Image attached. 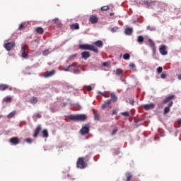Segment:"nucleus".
<instances>
[{
    "label": "nucleus",
    "mask_w": 181,
    "mask_h": 181,
    "mask_svg": "<svg viewBox=\"0 0 181 181\" xmlns=\"http://www.w3.org/2000/svg\"><path fill=\"white\" fill-rule=\"evenodd\" d=\"M79 49H81L82 50H91L92 52H94V53H98V49L97 47L88 44L80 45Z\"/></svg>",
    "instance_id": "1"
},
{
    "label": "nucleus",
    "mask_w": 181,
    "mask_h": 181,
    "mask_svg": "<svg viewBox=\"0 0 181 181\" xmlns=\"http://www.w3.org/2000/svg\"><path fill=\"white\" fill-rule=\"evenodd\" d=\"M71 121H86L87 119V115H71L68 117Z\"/></svg>",
    "instance_id": "2"
},
{
    "label": "nucleus",
    "mask_w": 181,
    "mask_h": 181,
    "mask_svg": "<svg viewBox=\"0 0 181 181\" xmlns=\"http://www.w3.org/2000/svg\"><path fill=\"white\" fill-rule=\"evenodd\" d=\"M87 167V163L84 161V158L80 157L78 158V160L76 161V168L78 169H84Z\"/></svg>",
    "instance_id": "3"
},
{
    "label": "nucleus",
    "mask_w": 181,
    "mask_h": 181,
    "mask_svg": "<svg viewBox=\"0 0 181 181\" xmlns=\"http://www.w3.org/2000/svg\"><path fill=\"white\" fill-rule=\"evenodd\" d=\"M28 50V45H22L21 57H23V59H28V57H29V52Z\"/></svg>",
    "instance_id": "4"
},
{
    "label": "nucleus",
    "mask_w": 181,
    "mask_h": 181,
    "mask_svg": "<svg viewBox=\"0 0 181 181\" xmlns=\"http://www.w3.org/2000/svg\"><path fill=\"white\" fill-rule=\"evenodd\" d=\"M15 46H16L15 42H11L6 43L5 45H4V47H5L6 50H7V52H11V49L14 48Z\"/></svg>",
    "instance_id": "5"
},
{
    "label": "nucleus",
    "mask_w": 181,
    "mask_h": 181,
    "mask_svg": "<svg viewBox=\"0 0 181 181\" xmlns=\"http://www.w3.org/2000/svg\"><path fill=\"white\" fill-rule=\"evenodd\" d=\"M148 45L153 50V53H156V47L155 46V42L151 39L148 40Z\"/></svg>",
    "instance_id": "6"
},
{
    "label": "nucleus",
    "mask_w": 181,
    "mask_h": 181,
    "mask_svg": "<svg viewBox=\"0 0 181 181\" xmlns=\"http://www.w3.org/2000/svg\"><path fill=\"white\" fill-rule=\"evenodd\" d=\"M90 132V126L88 124H86L84 127H82L81 129V135H86Z\"/></svg>",
    "instance_id": "7"
},
{
    "label": "nucleus",
    "mask_w": 181,
    "mask_h": 181,
    "mask_svg": "<svg viewBox=\"0 0 181 181\" xmlns=\"http://www.w3.org/2000/svg\"><path fill=\"white\" fill-rule=\"evenodd\" d=\"M9 142L11 145H18V144H21V139L18 137H12L9 139Z\"/></svg>",
    "instance_id": "8"
},
{
    "label": "nucleus",
    "mask_w": 181,
    "mask_h": 181,
    "mask_svg": "<svg viewBox=\"0 0 181 181\" xmlns=\"http://www.w3.org/2000/svg\"><path fill=\"white\" fill-rule=\"evenodd\" d=\"M10 90V91H11L12 88L11 86H9V85L7 84H0V91H5V90Z\"/></svg>",
    "instance_id": "9"
},
{
    "label": "nucleus",
    "mask_w": 181,
    "mask_h": 181,
    "mask_svg": "<svg viewBox=\"0 0 181 181\" xmlns=\"http://www.w3.org/2000/svg\"><path fill=\"white\" fill-rule=\"evenodd\" d=\"M173 105V102L170 101L168 103V105L164 108V115H166V114H169L170 112V107Z\"/></svg>",
    "instance_id": "10"
},
{
    "label": "nucleus",
    "mask_w": 181,
    "mask_h": 181,
    "mask_svg": "<svg viewBox=\"0 0 181 181\" xmlns=\"http://www.w3.org/2000/svg\"><path fill=\"white\" fill-rule=\"evenodd\" d=\"M159 52L162 56H166L168 54V51H166V46L161 45V47L159 49Z\"/></svg>",
    "instance_id": "11"
},
{
    "label": "nucleus",
    "mask_w": 181,
    "mask_h": 181,
    "mask_svg": "<svg viewBox=\"0 0 181 181\" xmlns=\"http://www.w3.org/2000/svg\"><path fill=\"white\" fill-rule=\"evenodd\" d=\"M175 97H176L175 95H171L169 96H167L165 100L162 102L163 104H168V103H169L170 101H172V100H173L175 98Z\"/></svg>",
    "instance_id": "12"
},
{
    "label": "nucleus",
    "mask_w": 181,
    "mask_h": 181,
    "mask_svg": "<svg viewBox=\"0 0 181 181\" xmlns=\"http://www.w3.org/2000/svg\"><path fill=\"white\" fill-rule=\"evenodd\" d=\"M42 131V126L40 125H38L35 130V132H34V134H33V137L34 138H37V136L39 135V134H40V132Z\"/></svg>",
    "instance_id": "13"
},
{
    "label": "nucleus",
    "mask_w": 181,
    "mask_h": 181,
    "mask_svg": "<svg viewBox=\"0 0 181 181\" xmlns=\"http://www.w3.org/2000/svg\"><path fill=\"white\" fill-rule=\"evenodd\" d=\"M143 107L146 111H148V110H153V108H155V105L153 103L146 104L144 105Z\"/></svg>",
    "instance_id": "14"
},
{
    "label": "nucleus",
    "mask_w": 181,
    "mask_h": 181,
    "mask_svg": "<svg viewBox=\"0 0 181 181\" xmlns=\"http://www.w3.org/2000/svg\"><path fill=\"white\" fill-rule=\"evenodd\" d=\"M89 21L90 23H92L93 24L98 23V17H97V16H95V15H92V16H90Z\"/></svg>",
    "instance_id": "15"
},
{
    "label": "nucleus",
    "mask_w": 181,
    "mask_h": 181,
    "mask_svg": "<svg viewBox=\"0 0 181 181\" xmlns=\"http://www.w3.org/2000/svg\"><path fill=\"white\" fill-rule=\"evenodd\" d=\"M55 74H56V70L53 69L49 72L46 73L44 75V77H45L46 78H49V77H53V76H54Z\"/></svg>",
    "instance_id": "16"
},
{
    "label": "nucleus",
    "mask_w": 181,
    "mask_h": 181,
    "mask_svg": "<svg viewBox=\"0 0 181 181\" xmlns=\"http://www.w3.org/2000/svg\"><path fill=\"white\" fill-rule=\"evenodd\" d=\"M90 52L87 51H84L81 53V58L87 60L90 57Z\"/></svg>",
    "instance_id": "17"
},
{
    "label": "nucleus",
    "mask_w": 181,
    "mask_h": 181,
    "mask_svg": "<svg viewBox=\"0 0 181 181\" xmlns=\"http://www.w3.org/2000/svg\"><path fill=\"white\" fill-rule=\"evenodd\" d=\"M144 4L147 6V8H151L155 5V2L152 1H144Z\"/></svg>",
    "instance_id": "18"
},
{
    "label": "nucleus",
    "mask_w": 181,
    "mask_h": 181,
    "mask_svg": "<svg viewBox=\"0 0 181 181\" xmlns=\"http://www.w3.org/2000/svg\"><path fill=\"white\" fill-rule=\"evenodd\" d=\"M110 105H111V100H107L106 102L102 104V109L105 110V108H107V107H110Z\"/></svg>",
    "instance_id": "19"
},
{
    "label": "nucleus",
    "mask_w": 181,
    "mask_h": 181,
    "mask_svg": "<svg viewBox=\"0 0 181 181\" xmlns=\"http://www.w3.org/2000/svg\"><path fill=\"white\" fill-rule=\"evenodd\" d=\"M110 97H111V99L109 100H111V103H116V101H117L118 100V98L117 97V95H115V94L112 93L110 94Z\"/></svg>",
    "instance_id": "20"
},
{
    "label": "nucleus",
    "mask_w": 181,
    "mask_h": 181,
    "mask_svg": "<svg viewBox=\"0 0 181 181\" xmlns=\"http://www.w3.org/2000/svg\"><path fill=\"white\" fill-rule=\"evenodd\" d=\"M132 32H134V30H132V28H127L125 29L124 33H125V35L131 36V35H132Z\"/></svg>",
    "instance_id": "21"
},
{
    "label": "nucleus",
    "mask_w": 181,
    "mask_h": 181,
    "mask_svg": "<svg viewBox=\"0 0 181 181\" xmlns=\"http://www.w3.org/2000/svg\"><path fill=\"white\" fill-rule=\"evenodd\" d=\"M93 45H95V46H96L97 47H103V46H104V43H103V41L101 40H98L93 42Z\"/></svg>",
    "instance_id": "22"
},
{
    "label": "nucleus",
    "mask_w": 181,
    "mask_h": 181,
    "mask_svg": "<svg viewBox=\"0 0 181 181\" xmlns=\"http://www.w3.org/2000/svg\"><path fill=\"white\" fill-rule=\"evenodd\" d=\"M35 32H37V33H38V35H43L45 30H43V28H42V27H37L35 28Z\"/></svg>",
    "instance_id": "23"
},
{
    "label": "nucleus",
    "mask_w": 181,
    "mask_h": 181,
    "mask_svg": "<svg viewBox=\"0 0 181 181\" xmlns=\"http://www.w3.org/2000/svg\"><path fill=\"white\" fill-rule=\"evenodd\" d=\"M38 99L36 97H33L30 99L29 103L30 104H37Z\"/></svg>",
    "instance_id": "24"
},
{
    "label": "nucleus",
    "mask_w": 181,
    "mask_h": 181,
    "mask_svg": "<svg viewBox=\"0 0 181 181\" xmlns=\"http://www.w3.org/2000/svg\"><path fill=\"white\" fill-rule=\"evenodd\" d=\"M144 40H145V38H144V36L142 35L138 36L137 37L138 43H139L140 45H142V43H144Z\"/></svg>",
    "instance_id": "25"
},
{
    "label": "nucleus",
    "mask_w": 181,
    "mask_h": 181,
    "mask_svg": "<svg viewBox=\"0 0 181 181\" xmlns=\"http://www.w3.org/2000/svg\"><path fill=\"white\" fill-rule=\"evenodd\" d=\"M71 29H75L76 30L80 29L78 23H74L71 25Z\"/></svg>",
    "instance_id": "26"
},
{
    "label": "nucleus",
    "mask_w": 181,
    "mask_h": 181,
    "mask_svg": "<svg viewBox=\"0 0 181 181\" xmlns=\"http://www.w3.org/2000/svg\"><path fill=\"white\" fill-rule=\"evenodd\" d=\"M42 136L43 138L49 137V132H47V129H45L44 130H42Z\"/></svg>",
    "instance_id": "27"
},
{
    "label": "nucleus",
    "mask_w": 181,
    "mask_h": 181,
    "mask_svg": "<svg viewBox=\"0 0 181 181\" xmlns=\"http://www.w3.org/2000/svg\"><path fill=\"white\" fill-rule=\"evenodd\" d=\"M126 181H129L132 178V174L131 173H126Z\"/></svg>",
    "instance_id": "28"
},
{
    "label": "nucleus",
    "mask_w": 181,
    "mask_h": 181,
    "mask_svg": "<svg viewBox=\"0 0 181 181\" xmlns=\"http://www.w3.org/2000/svg\"><path fill=\"white\" fill-rule=\"evenodd\" d=\"M15 115H16V111H13L9 113V115H7V118H8L9 119L11 118H13V117H15Z\"/></svg>",
    "instance_id": "29"
},
{
    "label": "nucleus",
    "mask_w": 181,
    "mask_h": 181,
    "mask_svg": "<svg viewBox=\"0 0 181 181\" xmlns=\"http://www.w3.org/2000/svg\"><path fill=\"white\" fill-rule=\"evenodd\" d=\"M124 60H129L131 59V55L129 53H126L123 55Z\"/></svg>",
    "instance_id": "30"
},
{
    "label": "nucleus",
    "mask_w": 181,
    "mask_h": 181,
    "mask_svg": "<svg viewBox=\"0 0 181 181\" xmlns=\"http://www.w3.org/2000/svg\"><path fill=\"white\" fill-rule=\"evenodd\" d=\"M100 95H103V97H105V98H110V93H104L103 92H99Z\"/></svg>",
    "instance_id": "31"
},
{
    "label": "nucleus",
    "mask_w": 181,
    "mask_h": 181,
    "mask_svg": "<svg viewBox=\"0 0 181 181\" xmlns=\"http://www.w3.org/2000/svg\"><path fill=\"white\" fill-rule=\"evenodd\" d=\"M4 101L6 103H11V101H12V98L11 96L6 97Z\"/></svg>",
    "instance_id": "32"
},
{
    "label": "nucleus",
    "mask_w": 181,
    "mask_h": 181,
    "mask_svg": "<svg viewBox=\"0 0 181 181\" xmlns=\"http://www.w3.org/2000/svg\"><path fill=\"white\" fill-rule=\"evenodd\" d=\"M162 71H163V68H162V66H159L157 68L158 74H160V73H162Z\"/></svg>",
    "instance_id": "33"
},
{
    "label": "nucleus",
    "mask_w": 181,
    "mask_h": 181,
    "mask_svg": "<svg viewBox=\"0 0 181 181\" xmlns=\"http://www.w3.org/2000/svg\"><path fill=\"white\" fill-rule=\"evenodd\" d=\"M116 74H117V76H120V74H122V69H117L116 70Z\"/></svg>",
    "instance_id": "34"
},
{
    "label": "nucleus",
    "mask_w": 181,
    "mask_h": 181,
    "mask_svg": "<svg viewBox=\"0 0 181 181\" xmlns=\"http://www.w3.org/2000/svg\"><path fill=\"white\" fill-rule=\"evenodd\" d=\"M119 28L118 26H115V27H113L112 29H111V32L112 33H115V32H117V30H118Z\"/></svg>",
    "instance_id": "35"
},
{
    "label": "nucleus",
    "mask_w": 181,
    "mask_h": 181,
    "mask_svg": "<svg viewBox=\"0 0 181 181\" xmlns=\"http://www.w3.org/2000/svg\"><path fill=\"white\" fill-rule=\"evenodd\" d=\"M94 119H95V121H100V115L95 114L94 115Z\"/></svg>",
    "instance_id": "36"
},
{
    "label": "nucleus",
    "mask_w": 181,
    "mask_h": 181,
    "mask_svg": "<svg viewBox=\"0 0 181 181\" xmlns=\"http://www.w3.org/2000/svg\"><path fill=\"white\" fill-rule=\"evenodd\" d=\"M101 11H108V9H110V7L108 6H105L101 7Z\"/></svg>",
    "instance_id": "37"
},
{
    "label": "nucleus",
    "mask_w": 181,
    "mask_h": 181,
    "mask_svg": "<svg viewBox=\"0 0 181 181\" xmlns=\"http://www.w3.org/2000/svg\"><path fill=\"white\" fill-rule=\"evenodd\" d=\"M49 49H45V50H44V51L42 52L43 56H47V54H49Z\"/></svg>",
    "instance_id": "38"
},
{
    "label": "nucleus",
    "mask_w": 181,
    "mask_h": 181,
    "mask_svg": "<svg viewBox=\"0 0 181 181\" xmlns=\"http://www.w3.org/2000/svg\"><path fill=\"white\" fill-rule=\"evenodd\" d=\"M121 115H123L124 117H129V112H123L121 113Z\"/></svg>",
    "instance_id": "39"
},
{
    "label": "nucleus",
    "mask_w": 181,
    "mask_h": 181,
    "mask_svg": "<svg viewBox=\"0 0 181 181\" xmlns=\"http://www.w3.org/2000/svg\"><path fill=\"white\" fill-rule=\"evenodd\" d=\"M25 142H27V144H32L33 142V140H32V139L30 138H28L25 139Z\"/></svg>",
    "instance_id": "40"
},
{
    "label": "nucleus",
    "mask_w": 181,
    "mask_h": 181,
    "mask_svg": "<svg viewBox=\"0 0 181 181\" xmlns=\"http://www.w3.org/2000/svg\"><path fill=\"white\" fill-rule=\"evenodd\" d=\"M117 132H118V129L117 128H115L113 129V131L112 132V135H115V134H117Z\"/></svg>",
    "instance_id": "41"
},
{
    "label": "nucleus",
    "mask_w": 181,
    "mask_h": 181,
    "mask_svg": "<svg viewBox=\"0 0 181 181\" xmlns=\"http://www.w3.org/2000/svg\"><path fill=\"white\" fill-rule=\"evenodd\" d=\"M74 64L69 65L67 69H64V71H69V69H71Z\"/></svg>",
    "instance_id": "42"
},
{
    "label": "nucleus",
    "mask_w": 181,
    "mask_h": 181,
    "mask_svg": "<svg viewBox=\"0 0 181 181\" xmlns=\"http://www.w3.org/2000/svg\"><path fill=\"white\" fill-rule=\"evenodd\" d=\"M129 66L130 67V69H134L135 68V64L134 63H130Z\"/></svg>",
    "instance_id": "43"
},
{
    "label": "nucleus",
    "mask_w": 181,
    "mask_h": 181,
    "mask_svg": "<svg viewBox=\"0 0 181 181\" xmlns=\"http://www.w3.org/2000/svg\"><path fill=\"white\" fill-rule=\"evenodd\" d=\"M77 56V54H73L70 57V60H73V59H76V57Z\"/></svg>",
    "instance_id": "44"
},
{
    "label": "nucleus",
    "mask_w": 181,
    "mask_h": 181,
    "mask_svg": "<svg viewBox=\"0 0 181 181\" xmlns=\"http://www.w3.org/2000/svg\"><path fill=\"white\" fill-rule=\"evenodd\" d=\"M93 90V87L91 86H87V91H91Z\"/></svg>",
    "instance_id": "45"
},
{
    "label": "nucleus",
    "mask_w": 181,
    "mask_h": 181,
    "mask_svg": "<svg viewBox=\"0 0 181 181\" xmlns=\"http://www.w3.org/2000/svg\"><path fill=\"white\" fill-rule=\"evenodd\" d=\"M129 103H130L131 105H134L135 100H134V99H130Z\"/></svg>",
    "instance_id": "46"
},
{
    "label": "nucleus",
    "mask_w": 181,
    "mask_h": 181,
    "mask_svg": "<svg viewBox=\"0 0 181 181\" xmlns=\"http://www.w3.org/2000/svg\"><path fill=\"white\" fill-rule=\"evenodd\" d=\"M160 77H161L162 78H165V77H167V75H166V74L163 73V74L160 75Z\"/></svg>",
    "instance_id": "47"
},
{
    "label": "nucleus",
    "mask_w": 181,
    "mask_h": 181,
    "mask_svg": "<svg viewBox=\"0 0 181 181\" xmlns=\"http://www.w3.org/2000/svg\"><path fill=\"white\" fill-rule=\"evenodd\" d=\"M118 112V110H115L113 112H112V115H117Z\"/></svg>",
    "instance_id": "48"
},
{
    "label": "nucleus",
    "mask_w": 181,
    "mask_h": 181,
    "mask_svg": "<svg viewBox=\"0 0 181 181\" xmlns=\"http://www.w3.org/2000/svg\"><path fill=\"white\" fill-rule=\"evenodd\" d=\"M35 117L36 118H42V115L39 113L36 114Z\"/></svg>",
    "instance_id": "49"
},
{
    "label": "nucleus",
    "mask_w": 181,
    "mask_h": 181,
    "mask_svg": "<svg viewBox=\"0 0 181 181\" xmlns=\"http://www.w3.org/2000/svg\"><path fill=\"white\" fill-rule=\"evenodd\" d=\"M19 29H20V30H22V29H23V24H21L20 25H19Z\"/></svg>",
    "instance_id": "50"
},
{
    "label": "nucleus",
    "mask_w": 181,
    "mask_h": 181,
    "mask_svg": "<svg viewBox=\"0 0 181 181\" xmlns=\"http://www.w3.org/2000/svg\"><path fill=\"white\" fill-rule=\"evenodd\" d=\"M53 21L55 23H57V22H59V18H55L53 20Z\"/></svg>",
    "instance_id": "51"
},
{
    "label": "nucleus",
    "mask_w": 181,
    "mask_h": 181,
    "mask_svg": "<svg viewBox=\"0 0 181 181\" xmlns=\"http://www.w3.org/2000/svg\"><path fill=\"white\" fill-rule=\"evenodd\" d=\"M177 124L178 125H181V119H178Z\"/></svg>",
    "instance_id": "52"
},
{
    "label": "nucleus",
    "mask_w": 181,
    "mask_h": 181,
    "mask_svg": "<svg viewBox=\"0 0 181 181\" xmlns=\"http://www.w3.org/2000/svg\"><path fill=\"white\" fill-rule=\"evenodd\" d=\"M57 28H61L62 27V23H59L57 24Z\"/></svg>",
    "instance_id": "53"
},
{
    "label": "nucleus",
    "mask_w": 181,
    "mask_h": 181,
    "mask_svg": "<svg viewBox=\"0 0 181 181\" xmlns=\"http://www.w3.org/2000/svg\"><path fill=\"white\" fill-rule=\"evenodd\" d=\"M74 64V66H73V67H80V65H76V64Z\"/></svg>",
    "instance_id": "54"
},
{
    "label": "nucleus",
    "mask_w": 181,
    "mask_h": 181,
    "mask_svg": "<svg viewBox=\"0 0 181 181\" xmlns=\"http://www.w3.org/2000/svg\"><path fill=\"white\" fill-rule=\"evenodd\" d=\"M103 66H104L105 67H107V62H104V63H103Z\"/></svg>",
    "instance_id": "55"
},
{
    "label": "nucleus",
    "mask_w": 181,
    "mask_h": 181,
    "mask_svg": "<svg viewBox=\"0 0 181 181\" xmlns=\"http://www.w3.org/2000/svg\"><path fill=\"white\" fill-rule=\"evenodd\" d=\"M66 105H67V103H62V107H66Z\"/></svg>",
    "instance_id": "56"
},
{
    "label": "nucleus",
    "mask_w": 181,
    "mask_h": 181,
    "mask_svg": "<svg viewBox=\"0 0 181 181\" xmlns=\"http://www.w3.org/2000/svg\"><path fill=\"white\" fill-rule=\"evenodd\" d=\"M110 16H114V13H110Z\"/></svg>",
    "instance_id": "57"
},
{
    "label": "nucleus",
    "mask_w": 181,
    "mask_h": 181,
    "mask_svg": "<svg viewBox=\"0 0 181 181\" xmlns=\"http://www.w3.org/2000/svg\"><path fill=\"white\" fill-rule=\"evenodd\" d=\"M178 79L181 80V74L178 75Z\"/></svg>",
    "instance_id": "58"
},
{
    "label": "nucleus",
    "mask_w": 181,
    "mask_h": 181,
    "mask_svg": "<svg viewBox=\"0 0 181 181\" xmlns=\"http://www.w3.org/2000/svg\"><path fill=\"white\" fill-rule=\"evenodd\" d=\"M78 108H81V107L80 105H78Z\"/></svg>",
    "instance_id": "59"
},
{
    "label": "nucleus",
    "mask_w": 181,
    "mask_h": 181,
    "mask_svg": "<svg viewBox=\"0 0 181 181\" xmlns=\"http://www.w3.org/2000/svg\"><path fill=\"white\" fill-rule=\"evenodd\" d=\"M0 118H2V115H0Z\"/></svg>",
    "instance_id": "60"
},
{
    "label": "nucleus",
    "mask_w": 181,
    "mask_h": 181,
    "mask_svg": "<svg viewBox=\"0 0 181 181\" xmlns=\"http://www.w3.org/2000/svg\"><path fill=\"white\" fill-rule=\"evenodd\" d=\"M147 29H149V26L147 27Z\"/></svg>",
    "instance_id": "61"
}]
</instances>
